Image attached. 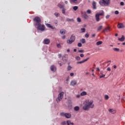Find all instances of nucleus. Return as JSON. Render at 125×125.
Returning a JSON list of instances; mask_svg holds the SVG:
<instances>
[{"mask_svg":"<svg viewBox=\"0 0 125 125\" xmlns=\"http://www.w3.org/2000/svg\"><path fill=\"white\" fill-rule=\"evenodd\" d=\"M93 108H94V104L93 100L87 99L83 102V109L84 111H88L89 109H93Z\"/></svg>","mask_w":125,"mask_h":125,"instance_id":"obj_1","label":"nucleus"},{"mask_svg":"<svg viewBox=\"0 0 125 125\" xmlns=\"http://www.w3.org/2000/svg\"><path fill=\"white\" fill-rule=\"evenodd\" d=\"M110 0H101L99 1V4L102 6H107L110 4Z\"/></svg>","mask_w":125,"mask_h":125,"instance_id":"obj_2","label":"nucleus"},{"mask_svg":"<svg viewBox=\"0 0 125 125\" xmlns=\"http://www.w3.org/2000/svg\"><path fill=\"white\" fill-rule=\"evenodd\" d=\"M34 22L36 23V25L38 26V25H40L41 23H42V20H41V18L39 17H36L33 19Z\"/></svg>","mask_w":125,"mask_h":125,"instance_id":"obj_3","label":"nucleus"},{"mask_svg":"<svg viewBox=\"0 0 125 125\" xmlns=\"http://www.w3.org/2000/svg\"><path fill=\"white\" fill-rule=\"evenodd\" d=\"M60 115L62 117H65L66 119H70V118L72 117V115H71L70 113H65L64 112H62L60 113Z\"/></svg>","mask_w":125,"mask_h":125,"instance_id":"obj_4","label":"nucleus"},{"mask_svg":"<svg viewBox=\"0 0 125 125\" xmlns=\"http://www.w3.org/2000/svg\"><path fill=\"white\" fill-rule=\"evenodd\" d=\"M64 96V92H62L59 94V97L57 98L56 101L57 102H60L61 100H62V98H63V96Z\"/></svg>","mask_w":125,"mask_h":125,"instance_id":"obj_5","label":"nucleus"},{"mask_svg":"<svg viewBox=\"0 0 125 125\" xmlns=\"http://www.w3.org/2000/svg\"><path fill=\"white\" fill-rule=\"evenodd\" d=\"M37 29L39 30L40 31H44L45 26L44 25L42 24V25L41 23L39 25H37Z\"/></svg>","mask_w":125,"mask_h":125,"instance_id":"obj_6","label":"nucleus"},{"mask_svg":"<svg viewBox=\"0 0 125 125\" xmlns=\"http://www.w3.org/2000/svg\"><path fill=\"white\" fill-rule=\"evenodd\" d=\"M82 18H83V19H85V20H87V19H88V18H89V17L88 16V15H87V14H86V13H82Z\"/></svg>","mask_w":125,"mask_h":125,"instance_id":"obj_7","label":"nucleus"},{"mask_svg":"<svg viewBox=\"0 0 125 125\" xmlns=\"http://www.w3.org/2000/svg\"><path fill=\"white\" fill-rule=\"evenodd\" d=\"M117 28L118 29H122L123 28H125V25L122 23H118Z\"/></svg>","mask_w":125,"mask_h":125,"instance_id":"obj_8","label":"nucleus"},{"mask_svg":"<svg viewBox=\"0 0 125 125\" xmlns=\"http://www.w3.org/2000/svg\"><path fill=\"white\" fill-rule=\"evenodd\" d=\"M88 59H89V58H87V59L80 62H77V64H83V63H84V62H86V61H87Z\"/></svg>","mask_w":125,"mask_h":125,"instance_id":"obj_9","label":"nucleus"},{"mask_svg":"<svg viewBox=\"0 0 125 125\" xmlns=\"http://www.w3.org/2000/svg\"><path fill=\"white\" fill-rule=\"evenodd\" d=\"M108 111L109 113H111V114H116V113H117V110L114 109H108Z\"/></svg>","mask_w":125,"mask_h":125,"instance_id":"obj_10","label":"nucleus"},{"mask_svg":"<svg viewBox=\"0 0 125 125\" xmlns=\"http://www.w3.org/2000/svg\"><path fill=\"white\" fill-rule=\"evenodd\" d=\"M44 44H49V42H50V40L49 39H45L43 41Z\"/></svg>","mask_w":125,"mask_h":125,"instance_id":"obj_11","label":"nucleus"},{"mask_svg":"<svg viewBox=\"0 0 125 125\" xmlns=\"http://www.w3.org/2000/svg\"><path fill=\"white\" fill-rule=\"evenodd\" d=\"M77 84V81L75 80H72L70 82V85H72V86H74V85H76Z\"/></svg>","mask_w":125,"mask_h":125,"instance_id":"obj_12","label":"nucleus"},{"mask_svg":"<svg viewBox=\"0 0 125 125\" xmlns=\"http://www.w3.org/2000/svg\"><path fill=\"white\" fill-rule=\"evenodd\" d=\"M106 32H110V27H105V28L103 30V33H106Z\"/></svg>","mask_w":125,"mask_h":125,"instance_id":"obj_13","label":"nucleus"},{"mask_svg":"<svg viewBox=\"0 0 125 125\" xmlns=\"http://www.w3.org/2000/svg\"><path fill=\"white\" fill-rule=\"evenodd\" d=\"M100 16L99 14H97L95 15V19H96V21H97V22H99V21H100Z\"/></svg>","mask_w":125,"mask_h":125,"instance_id":"obj_14","label":"nucleus"},{"mask_svg":"<svg viewBox=\"0 0 125 125\" xmlns=\"http://www.w3.org/2000/svg\"><path fill=\"white\" fill-rule=\"evenodd\" d=\"M46 26L48 27V28H50V29H52V30L55 29V27H53L52 26H51L50 25V24L49 23H46L45 24Z\"/></svg>","mask_w":125,"mask_h":125,"instance_id":"obj_15","label":"nucleus"},{"mask_svg":"<svg viewBox=\"0 0 125 125\" xmlns=\"http://www.w3.org/2000/svg\"><path fill=\"white\" fill-rule=\"evenodd\" d=\"M62 60L63 62V64H65V63H67V62L68 61V60H67L66 58H65V56L62 57Z\"/></svg>","mask_w":125,"mask_h":125,"instance_id":"obj_16","label":"nucleus"},{"mask_svg":"<svg viewBox=\"0 0 125 125\" xmlns=\"http://www.w3.org/2000/svg\"><path fill=\"white\" fill-rule=\"evenodd\" d=\"M51 70L52 71V72H55L56 68L54 65H52L50 67Z\"/></svg>","mask_w":125,"mask_h":125,"instance_id":"obj_17","label":"nucleus"},{"mask_svg":"<svg viewBox=\"0 0 125 125\" xmlns=\"http://www.w3.org/2000/svg\"><path fill=\"white\" fill-rule=\"evenodd\" d=\"M125 36L123 35L121 38L118 39V41L120 42H124L125 41Z\"/></svg>","mask_w":125,"mask_h":125,"instance_id":"obj_18","label":"nucleus"},{"mask_svg":"<svg viewBox=\"0 0 125 125\" xmlns=\"http://www.w3.org/2000/svg\"><path fill=\"white\" fill-rule=\"evenodd\" d=\"M93 8V9H96V2L93 1L92 2Z\"/></svg>","mask_w":125,"mask_h":125,"instance_id":"obj_19","label":"nucleus"},{"mask_svg":"<svg viewBox=\"0 0 125 125\" xmlns=\"http://www.w3.org/2000/svg\"><path fill=\"white\" fill-rule=\"evenodd\" d=\"M60 33L61 35H65L66 34V30L64 29H62L60 31Z\"/></svg>","mask_w":125,"mask_h":125,"instance_id":"obj_20","label":"nucleus"},{"mask_svg":"<svg viewBox=\"0 0 125 125\" xmlns=\"http://www.w3.org/2000/svg\"><path fill=\"white\" fill-rule=\"evenodd\" d=\"M87 94V93L86 92L83 91V92L81 93L80 95L81 96H84L86 95Z\"/></svg>","mask_w":125,"mask_h":125,"instance_id":"obj_21","label":"nucleus"},{"mask_svg":"<svg viewBox=\"0 0 125 125\" xmlns=\"http://www.w3.org/2000/svg\"><path fill=\"white\" fill-rule=\"evenodd\" d=\"M97 14H98L99 16H104V11H101L99 13H97Z\"/></svg>","mask_w":125,"mask_h":125,"instance_id":"obj_22","label":"nucleus"},{"mask_svg":"<svg viewBox=\"0 0 125 125\" xmlns=\"http://www.w3.org/2000/svg\"><path fill=\"white\" fill-rule=\"evenodd\" d=\"M70 1L73 3H79V0H70Z\"/></svg>","mask_w":125,"mask_h":125,"instance_id":"obj_23","label":"nucleus"},{"mask_svg":"<svg viewBox=\"0 0 125 125\" xmlns=\"http://www.w3.org/2000/svg\"><path fill=\"white\" fill-rule=\"evenodd\" d=\"M70 39L72 41V42H75V40H76V37L75 36H71Z\"/></svg>","mask_w":125,"mask_h":125,"instance_id":"obj_24","label":"nucleus"},{"mask_svg":"<svg viewBox=\"0 0 125 125\" xmlns=\"http://www.w3.org/2000/svg\"><path fill=\"white\" fill-rule=\"evenodd\" d=\"M102 28H103V26L100 25L98 27L97 31L98 32H99V31H101V30H102Z\"/></svg>","mask_w":125,"mask_h":125,"instance_id":"obj_25","label":"nucleus"},{"mask_svg":"<svg viewBox=\"0 0 125 125\" xmlns=\"http://www.w3.org/2000/svg\"><path fill=\"white\" fill-rule=\"evenodd\" d=\"M66 42L69 44H71L72 42H74L72 41L71 39H69Z\"/></svg>","mask_w":125,"mask_h":125,"instance_id":"obj_26","label":"nucleus"},{"mask_svg":"<svg viewBox=\"0 0 125 125\" xmlns=\"http://www.w3.org/2000/svg\"><path fill=\"white\" fill-rule=\"evenodd\" d=\"M74 111H79L80 110V107L76 106L74 108Z\"/></svg>","mask_w":125,"mask_h":125,"instance_id":"obj_27","label":"nucleus"},{"mask_svg":"<svg viewBox=\"0 0 125 125\" xmlns=\"http://www.w3.org/2000/svg\"><path fill=\"white\" fill-rule=\"evenodd\" d=\"M78 8H79V7H78V6H75L73 7V10H74V11H77Z\"/></svg>","mask_w":125,"mask_h":125,"instance_id":"obj_28","label":"nucleus"},{"mask_svg":"<svg viewBox=\"0 0 125 125\" xmlns=\"http://www.w3.org/2000/svg\"><path fill=\"white\" fill-rule=\"evenodd\" d=\"M67 125H74V123L71 122V121H67Z\"/></svg>","mask_w":125,"mask_h":125,"instance_id":"obj_29","label":"nucleus"},{"mask_svg":"<svg viewBox=\"0 0 125 125\" xmlns=\"http://www.w3.org/2000/svg\"><path fill=\"white\" fill-rule=\"evenodd\" d=\"M103 43V42L102 41H99L97 42L96 44L97 45H100V44H102Z\"/></svg>","mask_w":125,"mask_h":125,"instance_id":"obj_30","label":"nucleus"},{"mask_svg":"<svg viewBox=\"0 0 125 125\" xmlns=\"http://www.w3.org/2000/svg\"><path fill=\"white\" fill-rule=\"evenodd\" d=\"M80 42H82V43H85V39H82L80 40Z\"/></svg>","mask_w":125,"mask_h":125,"instance_id":"obj_31","label":"nucleus"},{"mask_svg":"<svg viewBox=\"0 0 125 125\" xmlns=\"http://www.w3.org/2000/svg\"><path fill=\"white\" fill-rule=\"evenodd\" d=\"M67 71H71L72 70V66L68 65L67 67Z\"/></svg>","mask_w":125,"mask_h":125,"instance_id":"obj_32","label":"nucleus"},{"mask_svg":"<svg viewBox=\"0 0 125 125\" xmlns=\"http://www.w3.org/2000/svg\"><path fill=\"white\" fill-rule=\"evenodd\" d=\"M54 15H55L56 17H59V16H60V14H59V13L56 12L54 13Z\"/></svg>","mask_w":125,"mask_h":125,"instance_id":"obj_33","label":"nucleus"},{"mask_svg":"<svg viewBox=\"0 0 125 125\" xmlns=\"http://www.w3.org/2000/svg\"><path fill=\"white\" fill-rule=\"evenodd\" d=\"M113 50L114 51H116L117 52H119V51H120V49L118 48H114Z\"/></svg>","mask_w":125,"mask_h":125,"instance_id":"obj_34","label":"nucleus"},{"mask_svg":"<svg viewBox=\"0 0 125 125\" xmlns=\"http://www.w3.org/2000/svg\"><path fill=\"white\" fill-rule=\"evenodd\" d=\"M75 59L77 60V61H80L81 60V57L79 56H76L75 57Z\"/></svg>","mask_w":125,"mask_h":125,"instance_id":"obj_35","label":"nucleus"},{"mask_svg":"<svg viewBox=\"0 0 125 125\" xmlns=\"http://www.w3.org/2000/svg\"><path fill=\"white\" fill-rule=\"evenodd\" d=\"M66 21L67 22H71L72 21H74V20L73 19H69V18H67V19H66Z\"/></svg>","mask_w":125,"mask_h":125,"instance_id":"obj_36","label":"nucleus"},{"mask_svg":"<svg viewBox=\"0 0 125 125\" xmlns=\"http://www.w3.org/2000/svg\"><path fill=\"white\" fill-rule=\"evenodd\" d=\"M104 99L105 100H108V99H109V96H108L107 95H105L104 96Z\"/></svg>","mask_w":125,"mask_h":125,"instance_id":"obj_37","label":"nucleus"},{"mask_svg":"<svg viewBox=\"0 0 125 125\" xmlns=\"http://www.w3.org/2000/svg\"><path fill=\"white\" fill-rule=\"evenodd\" d=\"M81 32L82 33H84V32H85V28H81Z\"/></svg>","mask_w":125,"mask_h":125,"instance_id":"obj_38","label":"nucleus"},{"mask_svg":"<svg viewBox=\"0 0 125 125\" xmlns=\"http://www.w3.org/2000/svg\"><path fill=\"white\" fill-rule=\"evenodd\" d=\"M65 12H66V9L63 8L62 10V13H63V14H65Z\"/></svg>","mask_w":125,"mask_h":125,"instance_id":"obj_39","label":"nucleus"},{"mask_svg":"<svg viewBox=\"0 0 125 125\" xmlns=\"http://www.w3.org/2000/svg\"><path fill=\"white\" fill-rule=\"evenodd\" d=\"M58 6H59V7H60V8H63V5H61V4H59L58 5Z\"/></svg>","mask_w":125,"mask_h":125,"instance_id":"obj_40","label":"nucleus"},{"mask_svg":"<svg viewBox=\"0 0 125 125\" xmlns=\"http://www.w3.org/2000/svg\"><path fill=\"white\" fill-rule=\"evenodd\" d=\"M54 24H58V20H55L54 21Z\"/></svg>","mask_w":125,"mask_h":125,"instance_id":"obj_41","label":"nucleus"},{"mask_svg":"<svg viewBox=\"0 0 125 125\" xmlns=\"http://www.w3.org/2000/svg\"><path fill=\"white\" fill-rule=\"evenodd\" d=\"M85 38H89V34H88V33H87L85 35Z\"/></svg>","mask_w":125,"mask_h":125,"instance_id":"obj_42","label":"nucleus"},{"mask_svg":"<svg viewBox=\"0 0 125 125\" xmlns=\"http://www.w3.org/2000/svg\"><path fill=\"white\" fill-rule=\"evenodd\" d=\"M58 64H59V65H60V66L61 67L63 65V64L61 63V61H59L58 62Z\"/></svg>","mask_w":125,"mask_h":125,"instance_id":"obj_43","label":"nucleus"},{"mask_svg":"<svg viewBox=\"0 0 125 125\" xmlns=\"http://www.w3.org/2000/svg\"><path fill=\"white\" fill-rule=\"evenodd\" d=\"M105 77V74H103L102 75L100 76V79H102V78Z\"/></svg>","mask_w":125,"mask_h":125,"instance_id":"obj_44","label":"nucleus"},{"mask_svg":"<svg viewBox=\"0 0 125 125\" xmlns=\"http://www.w3.org/2000/svg\"><path fill=\"white\" fill-rule=\"evenodd\" d=\"M77 21L79 22H82V20H81V18H77Z\"/></svg>","mask_w":125,"mask_h":125,"instance_id":"obj_45","label":"nucleus"},{"mask_svg":"<svg viewBox=\"0 0 125 125\" xmlns=\"http://www.w3.org/2000/svg\"><path fill=\"white\" fill-rule=\"evenodd\" d=\"M87 13H88V14H90V13H91V11L90 10H87Z\"/></svg>","mask_w":125,"mask_h":125,"instance_id":"obj_46","label":"nucleus"},{"mask_svg":"<svg viewBox=\"0 0 125 125\" xmlns=\"http://www.w3.org/2000/svg\"><path fill=\"white\" fill-rule=\"evenodd\" d=\"M82 43H78V46H79V47H82Z\"/></svg>","mask_w":125,"mask_h":125,"instance_id":"obj_47","label":"nucleus"},{"mask_svg":"<svg viewBox=\"0 0 125 125\" xmlns=\"http://www.w3.org/2000/svg\"><path fill=\"white\" fill-rule=\"evenodd\" d=\"M80 57H82V58H83V57H84V55L83 54H81Z\"/></svg>","mask_w":125,"mask_h":125,"instance_id":"obj_48","label":"nucleus"},{"mask_svg":"<svg viewBox=\"0 0 125 125\" xmlns=\"http://www.w3.org/2000/svg\"><path fill=\"white\" fill-rule=\"evenodd\" d=\"M78 52H80L81 53H83V50H78Z\"/></svg>","mask_w":125,"mask_h":125,"instance_id":"obj_49","label":"nucleus"},{"mask_svg":"<svg viewBox=\"0 0 125 125\" xmlns=\"http://www.w3.org/2000/svg\"><path fill=\"white\" fill-rule=\"evenodd\" d=\"M120 5H122V6L125 5V3H124V2H121Z\"/></svg>","mask_w":125,"mask_h":125,"instance_id":"obj_50","label":"nucleus"},{"mask_svg":"<svg viewBox=\"0 0 125 125\" xmlns=\"http://www.w3.org/2000/svg\"><path fill=\"white\" fill-rule=\"evenodd\" d=\"M106 70L108 71L109 72H111V68L110 67H108Z\"/></svg>","mask_w":125,"mask_h":125,"instance_id":"obj_51","label":"nucleus"},{"mask_svg":"<svg viewBox=\"0 0 125 125\" xmlns=\"http://www.w3.org/2000/svg\"><path fill=\"white\" fill-rule=\"evenodd\" d=\"M110 17V15H107L106 17L105 18L106 19H109V18Z\"/></svg>","mask_w":125,"mask_h":125,"instance_id":"obj_52","label":"nucleus"},{"mask_svg":"<svg viewBox=\"0 0 125 125\" xmlns=\"http://www.w3.org/2000/svg\"><path fill=\"white\" fill-rule=\"evenodd\" d=\"M115 14H116V15H118V14H119V12L118 11H115Z\"/></svg>","mask_w":125,"mask_h":125,"instance_id":"obj_53","label":"nucleus"},{"mask_svg":"<svg viewBox=\"0 0 125 125\" xmlns=\"http://www.w3.org/2000/svg\"><path fill=\"white\" fill-rule=\"evenodd\" d=\"M62 38L63 40H64V39H65L66 38V36L65 35H63V36H62Z\"/></svg>","mask_w":125,"mask_h":125,"instance_id":"obj_54","label":"nucleus"},{"mask_svg":"<svg viewBox=\"0 0 125 125\" xmlns=\"http://www.w3.org/2000/svg\"><path fill=\"white\" fill-rule=\"evenodd\" d=\"M57 46L59 48H60V47H61V45H60V44H58Z\"/></svg>","mask_w":125,"mask_h":125,"instance_id":"obj_55","label":"nucleus"},{"mask_svg":"<svg viewBox=\"0 0 125 125\" xmlns=\"http://www.w3.org/2000/svg\"><path fill=\"white\" fill-rule=\"evenodd\" d=\"M76 97H77V98H80L81 97V95H77Z\"/></svg>","mask_w":125,"mask_h":125,"instance_id":"obj_56","label":"nucleus"},{"mask_svg":"<svg viewBox=\"0 0 125 125\" xmlns=\"http://www.w3.org/2000/svg\"><path fill=\"white\" fill-rule=\"evenodd\" d=\"M70 76H71V77H73V76H74V73H71L70 74Z\"/></svg>","mask_w":125,"mask_h":125,"instance_id":"obj_57","label":"nucleus"},{"mask_svg":"<svg viewBox=\"0 0 125 125\" xmlns=\"http://www.w3.org/2000/svg\"><path fill=\"white\" fill-rule=\"evenodd\" d=\"M62 56V55L61 54H59L58 55V57L59 58H61V57Z\"/></svg>","mask_w":125,"mask_h":125,"instance_id":"obj_58","label":"nucleus"},{"mask_svg":"<svg viewBox=\"0 0 125 125\" xmlns=\"http://www.w3.org/2000/svg\"><path fill=\"white\" fill-rule=\"evenodd\" d=\"M62 125H66V122H62Z\"/></svg>","mask_w":125,"mask_h":125,"instance_id":"obj_59","label":"nucleus"},{"mask_svg":"<svg viewBox=\"0 0 125 125\" xmlns=\"http://www.w3.org/2000/svg\"><path fill=\"white\" fill-rule=\"evenodd\" d=\"M113 68H114V69H117V66L114 65V66H113Z\"/></svg>","mask_w":125,"mask_h":125,"instance_id":"obj_60","label":"nucleus"},{"mask_svg":"<svg viewBox=\"0 0 125 125\" xmlns=\"http://www.w3.org/2000/svg\"><path fill=\"white\" fill-rule=\"evenodd\" d=\"M92 38H94V37H95V34H92Z\"/></svg>","mask_w":125,"mask_h":125,"instance_id":"obj_61","label":"nucleus"},{"mask_svg":"<svg viewBox=\"0 0 125 125\" xmlns=\"http://www.w3.org/2000/svg\"><path fill=\"white\" fill-rule=\"evenodd\" d=\"M97 71H100V69H99V67L97 68Z\"/></svg>","mask_w":125,"mask_h":125,"instance_id":"obj_62","label":"nucleus"},{"mask_svg":"<svg viewBox=\"0 0 125 125\" xmlns=\"http://www.w3.org/2000/svg\"><path fill=\"white\" fill-rule=\"evenodd\" d=\"M64 3H65V4H68L67 1H65L64 2Z\"/></svg>","mask_w":125,"mask_h":125,"instance_id":"obj_63","label":"nucleus"},{"mask_svg":"<svg viewBox=\"0 0 125 125\" xmlns=\"http://www.w3.org/2000/svg\"><path fill=\"white\" fill-rule=\"evenodd\" d=\"M74 52H76V51H77V49H74Z\"/></svg>","mask_w":125,"mask_h":125,"instance_id":"obj_64","label":"nucleus"}]
</instances>
